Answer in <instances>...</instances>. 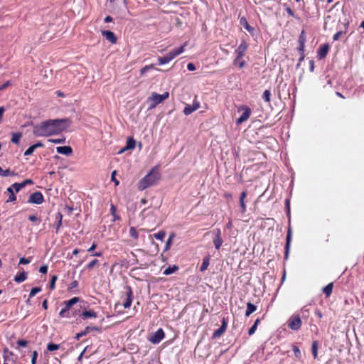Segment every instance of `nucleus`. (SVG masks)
<instances>
[{
	"instance_id": "nucleus-49",
	"label": "nucleus",
	"mask_w": 364,
	"mask_h": 364,
	"mask_svg": "<svg viewBox=\"0 0 364 364\" xmlns=\"http://www.w3.org/2000/svg\"><path fill=\"white\" fill-rule=\"evenodd\" d=\"M14 173L10 171L9 169H6V170L2 169V173H1V176H14Z\"/></svg>"
},
{
	"instance_id": "nucleus-52",
	"label": "nucleus",
	"mask_w": 364,
	"mask_h": 364,
	"mask_svg": "<svg viewBox=\"0 0 364 364\" xmlns=\"http://www.w3.org/2000/svg\"><path fill=\"white\" fill-rule=\"evenodd\" d=\"M116 171H112L111 178L113 182H114L115 186H118L119 182L115 178Z\"/></svg>"
},
{
	"instance_id": "nucleus-11",
	"label": "nucleus",
	"mask_w": 364,
	"mask_h": 364,
	"mask_svg": "<svg viewBox=\"0 0 364 364\" xmlns=\"http://www.w3.org/2000/svg\"><path fill=\"white\" fill-rule=\"evenodd\" d=\"M214 234H215V238L213 240V243H214L215 249L219 250L220 247H221L222 244H223V239L221 237V231H220V229H217L214 232Z\"/></svg>"
},
{
	"instance_id": "nucleus-40",
	"label": "nucleus",
	"mask_w": 364,
	"mask_h": 364,
	"mask_svg": "<svg viewBox=\"0 0 364 364\" xmlns=\"http://www.w3.org/2000/svg\"><path fill=\"white\" fill-rule=\"evenodd\" d=\"M41 291L40 287H34L33 288L29 294V298L33 297L37 293H39Z\"/></svg>"
},
{
	"instance_id": "nucleus-23",
	"label": "nucleus",
	"mask_w": 364,
	"mask_h": 364,
	"mask_svg": "<svg viewBox=\"0 0 364 364\" xmlns=\"http://www.w3.org/2000/svg\"><path fill=\"white\" fill-rule=\"evenodd\" d=\"M257 309V306L254 305L253 304L248 302L247 304V309L245 311V316H250L254 311H255Z\"/></svg>"
},
{
	"instance_id": "nucleus-34",
	"label": "nucleus",
	"mask_w": 364,
	"mask_h": 364,
	"mask_svg": "<svg viewBox=\"0 0 364 364\" xmlns=\"http://www.w3.org/2000/svg\"><path fill=\"white\" fill-rule=\"evenodd\" d=\"M165 236H166V232L164 230H161L159 232L153 235V237H154L156 240H163L164 238L165 237Z\"/></svg>"
},
{
	"instance_id": "nucleus-18",
	"label": "nucleus",
	"mask_w": 364,
	"mask_h": 364,
	"mask_svg": "<svg viewBox=\"0 0 364 364\" xmlns=\"http://www.w3.org/2000/svg\"><path fill=\"white\" fill-rule=\"evenodd\" d=\"M305 41H306V37L304 35V31H302L301 33V35L299 38V50L300 52H304Z\"/></svg>"
},
{
	"instance_id": "nucleus-38",
	"label": "nucleus",
	"mask_w": 364,
	"mask_h": 364,
	"mask_svg": "<svg viewBox=\"0 0 364 364\" xmlns=\"http://www.w3.org/2000/svg\"><path fill=\"white\" fill-rule=\"evenodd\" d=\"M98 265H99V261L97 259H93L89 264H87V269H92L95 266H98Z\"/></svg>"
},
{
	"instance_id": "nucleus-30",
	"label": "nucleus",
	"mask_w": 364,
	"mask_h": 364,
	"mask_svg": "<svg viewBox=\"0 0 364 364\" xmlns=\"http://www.w3.org/2000/svg\"><path fill=\"white\" fill-rule=\"evenodd\" d=\"M25 186V183H15L11 187H12V190L18 192L22 188Z\"/></svg>"
},
{
	"instance_id": "nucleus-32",
	"label": "nucleus",
	"mask_w": 364,
	"mask_h": 364,
	"mask_svg": "<svg viewBox=\"0 0 364 364\" xmlns=\"http://www.w3.org/2000/svg\"><path fill=\"white\" fill-rule=\"evenodd\" d=\"M234 64L235 65H238L240 68H243L245 66V62L242 60V58H239V56H236Z\"/></svg>"
},
{
	"instance_id": "nucleus-56",
	"label": "nucleus",
	"mask_w": 364,
	"mask_h": 364,
	"mask_svg": "<svg viewBox=\"0 0 364 364\" xmlns=\"http://www.w3.org/2000/svg\"><path fill=\"white\" fill-rule=\"evenodd\" d=\"M28 220L32 221V222H36V221L40 222V220L36 215H29L28 216Z\"/></svg>"
},
{
	"instance_id": "nucleus-53",
	"label": "nucleus",
	"mask_w": 364,
	"mask_h": 364,
	"mask_svg": "<svg viewBox=\"0 0 364 364\" xmlns=\"http://www.w3.org/2000/svg\"><path fill=\"white\" fill-rule=\"evenodd\" d=\"M27 343H28V342L26 340H18L17 341L18 346H21V347L26 346Z\"/></svg>"
},
{
	"instance_id": "nucleus-5",
	"label": "nucleus",
	"mask_w": 364,
	"mask_h": 364,
	"mask_svg": "<svg viewBox=\"0 0 364 364\" xmlns=\"http://www.w3.org/2000/svg\"><path fill=\"white\" fill-rule=\"evenodd\" d=\"M238 110L243 111L242 115L236 121L237 124H241L242 123H243L250 118L252 111L248 107L245 105L240 107L238 108Z\"/></svg>"
},
{
	"instance_id": "nucleus-60",
	"label": "nucleus",
	"mask_w": 364,
	"mask_h": 364,
	"mask_svg": "<svg viewBox=\"0 0 364 364\" xmlns=\"http://www.w3.org/2000/svg\"><path fill=\"white\" fill-rule=\"evenodd\" d=\"M310 68L309 70L311 72H313L314 70V62L313 60H311L309 61Z\"/></svg>"
},
{
	"instance_id": "nucleus-6",
	"label": "nucleus",
	"mask_w": 364,
	"mask_h": 364,
	"mask_svg": "<svg viewBox=\"0 0 364 364\" xmlns=\"http://www.w3.org/2000/svg\"><path fill=\"white\" fill-rule=\"evenodd\" d=\"M289 327L293 331H297L301 328V320L299 316H291L288 321Z\"/></svg>"
},
{
	"instance_id": "nucleus-54",
	"label": "nucleus",
	"mask_w": 364,
	"mask_h": 364,
	"mask_svg": "<svg viewBox=\"0 0 364 364\" xmlns=\"http://www.w3.org/2000/svg\"><path fill=\"white\" fill-rule=\"evenodd\" d=\"M39 272L42 274H46L48 272V267L46 265L41 266L39 269Z\"/></svg>"
},
{
	"instance_id": "nucleus-3",
	"label": "nucleus",
	"mask_w": 364,
	"mask_h": 364,
	"mask_svg": "<svg viewBox=\"0 0 364 364\" xmlns=\"http://www.w3.org/2000/svg\"><path fill=\"white\" fill-rule=\"evenodd\" d=\"M168 92H165L161 95H159L156 92H152L151 96L148 98V100L150 102L149 108H155L158 105L163 102L165 100L168 99Z\"/></svg>"
},
{
	"instance_id": "nucleus-24",
	"label": "nucleus",
	"mask_w": 364,
	"mask_h": 364,
	"mask_svg": "<svg viewBox=\"0 0 364 364\" xmlns=\"http://www.w3.org/2000/svg\"><path fill=\"white\" fill-rule=\"evenodd\" d=\"M13 353L8 350H4V364H9V361H14L13 359Z\"/></svg>"
},
{
	"instance_id": "nucleus-45",
	"label": "nucleus",
	"mask_w": 364,
	"mask_h": 364,
	"mask_svg": "<svg viewBox=\"0 0 364 364\" xmlns=\"http://www.w3.org/2000/svg\"><path fill=\"white\" fill-rule=\"evenodd\" d=\"M36 150V149L34 148V146L32 145L30 147H28L26 151L24 152V155L25 156H29V155H31L34 151Z\"/></svg>"
},
{
	"instance_id": "nucleus-43",
	"label": "nucleus",
	"mask_w": 364,
	"mask_h": 364,
	"mask_svg": "<svg viewBox=\"0 0 364 364\" xmlns=\"http://www.w3.org/2000/svg\"><path fill=\"white\" fill-rule=\"evenodd\" d=\"M49 141L54 143V144H64L65 141V138L52 139H49Z\"/></svg>"
},
{
	"instance_id": "nucleus-33",
	"label": "nucleus",
	"mask_w": 364,
	"mask_h": 364,
	"mask_svg": "<svg viewBox=\"0 0 364 364\" xmlns=\"http://www.w3.org/2000/svg\"><path fill=\"white\" fill-rule=\"evenodd\" d=\"M311 350H312V354H313L314 358H316L317 355H318V342L317 341L313 342Z\"/></svg>"
},
{
	"instance_id": "nucleus-42",
	"label": "nucleus",
	"mask_w": 364,
	"mask_h": 364,
	"mask_svg": "<svg viewBox=\"0 0 364 364\" xmlns=\"http://www.w3.org/2000/svg\"><path fill=\"white\" fill-rule=\"evenodd\" d=\"M293 351H294V355L297 358L300 359L301 357V353L299 348L298 347H296V346H294L293 347Z\"/></svg>"
},
{
	"instance_id": "nucleus-35",
	"label": "nucleus",
	"mask_w": 364,
	"mask_h": 364,
	"mask_svg": "<svg viewBox=\"0 0 364 364\" xmlns=\"http://www.w3.org/2000/svg\"><path fill=\"white\" fill-rule=\"evenodd\" d=\"M21 138V134L20 133H13L11 142L14 144H18Z\"/></svg>"
},
{
	"instance_id": "nucleus-61",
	"label": "nucleus",
	"mask_w": 364,
	"mask_h": 364,
	"mask_svg": "<svg viewBox=\"0 0 364 364\" xmlns=\"http://www.w3.org/2000/svg\"><path fill=\"white\" fill-rule=\"evenodd\" d=\"M92 330H98V328L97 327H89L87 326L85 329V332H86V333L87 332H89L90 331H92Z\"/></svg>"
},
{
	"instance_id": "nucleus-62",
	"label": "nucleus",
	"mask_w": 364,
	"mask_h": 364,
	"mask_svg": "<svg viewBox=\"0 0 364 364\" xmlns=\"http://www.w3.org/2000/svg\"><path fill=\"white\" fill-rule=\"evenodd\" d=\"M96 247H97L96 243H93V244L92 245V246H91L88 250H87V251H88V252H93L94 249H95V248H96Z\"/></svg>"
},
{
	"instance_id": "nucleus-26",
	"label": "nucleus",
	"mask_w": 364,
	"mask_h": 364,
	"mask_svg": "<svg viewBox=\"0 0 364 364\" xmlns=\"http://www.w3.org/2000/svg\"><path fill=\"white\" fill-rule=\"evenodd\" d=\"M81 316L84 319L88 318H96L97 314L93 311H85L82 313Z\"/></svg>"
},
{
	"instance_id": "nucleus-59",
	"label": "nucleus",
	"mask_w": 364,
	"mask_h": 364,
	"mask_svg": "<svg viewBox=\"0 0 364 364\" xmlns=\"http://www.w3.org/2000/svg\"><path fill=\"white\" fill-rule=\"evenodd\" d=\"M110 211L113 217H115V213L117 211L116 207L114 205H111Z\"/></svg>"
},
{
	"instance_id": "nucleus-9",
	"label": "nucleus",
	"mask_w": 364,
	"mask_h": 364,
	"mask_svg": "<svg viewBox=\"0 0 364 364\" xmlns=\"http://www.w3.org/2000/svg\"><path fill=\"white\" fill-rule=\"evenodd\" d=\"M199 108H200V102H198L196 100H194L192 105H186V107L183 109V114L186 116H188L193 112L198 109Z\"/></svg>"
},
{
	"instance_id": "nucleus-19",
	"label": "nucleus",
	"mask_w": 364,
	"mask_h": 364,
	"mask_svg": "<svg viewBox=\"0 0 364 364\" xmlns=\"http://www.w3.org/2000/svg\"><path fill=\"white\" fill-rule=\"evenodd\" d=\"M135 147V141L132 138H129L127 141L126 146L122 149L119 153L121 154L125 150L134 149Z\"/></svg>"
},
{
	"instance_id": "nucleus-27",
	"label": "nucleus",
	"mask_w": 364,
	"mask_h": 364,
	"mask_svg": "<svg viewBox=\"0 0 364 364\" xmlns=\"http://www.w3.org/2000/svg\"><path fill=\"white\" fill-rule=\"evenodd\" d=\"M333 283H329L323 289V292L326 295V296H329L333 291Z\"/></svg>"
},
{
	"instance_id": "nucleus-46",
	"label": "nucleus",
	"mask_w": 364,
	"mask_h": 364,
	"mask_svg": "<svg viewBox=\"0 0 364 364\" xmlns=\"http://www.w3.org/2000/svg\"><path fill=\"white\" fill-rule=\"evenodd\" d=\"M208 265H209L208 259H204L203 262V264L200 267V270L202 272L205 271L208 268Z\"/></svg>"
},
{
	"instance_id": "nucleus-41",
	"label": "nucleus",
	"mask_w": 364,
	"mask_h": 364,
	"mask_svg": "<svg viewBox=\"0 0 364 364\" xmlns=\"http://www.w3.org/2000/svg\"><path fill=\"white\" fill-rule=\"evenodd\" d=\"M173 237H174L173 234L170 235L169 238L168 239V240L166 241V243L165 251L168 250L170 248V247L172 244V240H173Z\"/></svg>"
},
{
	"instance_id": "nucleus-31",
	"label": "nucleus",
	"mask_w": 364,
	"mask_h": 364,
	"mask_svg": "<svg viewBox=\"0 0 364 364\" xmlns=\"http://www.w3.org/2000/svg\"><path fill=\"white\" fill-rule=\"evenodd\" d=\"M7 191L10 193V196H9V198L7 199V202H13V201L16 200V197L15 196L14 192L12 190V187H9L7 188Z\"/></svg>"
},
{
	"instance_id": "nucleus-14",
	"label": "nucleus",
	"mask_w": 364,
	"mask_h": 364,
	"mask_svg": "<svg viewBox=\"0 0 364 364\" xmlns=\"http://www.w3.org/2000/svg\"><path fill=\"white\" fill-rule=\"evenodd\" d=\"M240 23L242 26L252 36L254 35L255 29L253 27L250 26L248 23L245 17H241L240 18Z\"/></svg>"
},
{
	"instance_id": "nucleus-55",
	"label": "nucleus",
	"mask_w": 364,
	"mask_h": 364,
	"mask_svg": "<svg viewBox=\"0 0 364 364\" xmlns=\"http://www.w3.org/2000/svg\"><path fill=\"white\" fill-rule=\"evenodd\" d=\"M187 68L188 70L190 71H193L196 70V66L194 65L193 63H189L188 65H187Z\"/></svg>"
},
{
	"instance_id": "nucleus-39",
	"label": "nucleus",
	"mask_w": 364,
	"mask_h": 364,
	"mask_svg": "<svg viewBox=\"0 0 364 364\" xmlns=\"http://www.w3.org/2000/svg\"><path fill=\"white\" fill-rule=\"evenodd\" d=\"M158 61L159 65H164L170 62V60L166 55L159 57L158 58Z\"/></svg>"
},
{
	"instance_id": "nucleus-15",
	"label": "nucleus",
	"mask_w": 364,
	"mask_h": 364,
	"mask_svg": "<svg viewBox=\"0 0 364 364\" xmlns=\"http://www.w3.org/2000/svg\"><path fill=\"white\" fill-rule=\"evenodd\" d=\"M226 328H227V321H226L225 318H223L221 326L214 332L213 337L217 338V337L220 336L225 331Z\"/></svg>"
},
{
	"instance_id": "nucleus-29",
	"label": "nucleus",
	"mask_w": 364,
	"mask_h": 364,
	"mask_svg": "<svg viewBox=\"0 0 364 364\" xmlns=\"http://www.w3.org/2000/svg\"><path fill=\"white\" fill-rule=\"evenodd\" d=\"M129 235L135 240H137L139 238V233L136 229L134 227H131L129 229Z\"/></svg>"
},
{
	"instance_id": "nucleus-47",
	"label": "nucleus",
	"mask_w": 364,
	"mask_h": 364,
	"mask_svg": "<svg viewBox=\"0 0 364 364\" xmlns=\"http://www.w3.org/2000/svg\"><path fill=\"white\" fill-rule=\"evenodd\" d=\"M62 215L60 213H58L57 216H56V219L58 220V224H57V230H58L60 228V226L62 225Z\"/></svg>"
},
{
	"instance_id": "nucleus-50",
	"label": "nucleus",
	"mask_w": 364,
	"mask_h": 364,
	"mask_svg": "<svg viewBox=\"0 0 364 364\" xmlns=\"http://www.w3.org/2000/svg\"><path fill=\"white\" fill-rule=\"evenodd\" d=\"M56 280H57V277L53 276L51 278L50 282V288L51 289H53L55 288V284Z\"/></svg>"
},
{
	"instance_id": "nucleus-57",
	"label": "nucleus",
	"mask_w": 364,
	"mask_h": 364,
	"mask_svg": "<svg viewBox=\"0 0 364 364\" xmlns=\"http://www.w3.org/2000/svg\"><path fill=\"white\" fill-rule=\"evenodd\" d=\"M257 328L255 327V325H253L250 329H249V331H248V333L250 336L252 335L255 333V331H256Z\"/></svg>"
},
{
	"instance_id": "nucleus-16",
	"label": "nucleus",
	"mask_w": 364,
	"mask_h": 364,
	"mask_svg": "<svg viewBox=\"0 0 364 364\" xmlns=\"http://www.w3.org/2000/svg\"><path fill=\"white\" fill-rule=\"evenodd\" d=\"M56 151L58 154H64L66 156H69L73 153V149L70 146H58L56 148Z\"/></svg>"
},
{
	"instance_id": "nucleus-17",
	"label": "nucleus",
	"mask_w": 364,
	"mask_h": 364,
	"mask_svg": "<svg viewBox=\"0 0 364 364\" xmlns=\"http://www.w3.org/2000/svg\"><path fill=\"white\" fill-rule=\"evenodd\" d=\"M328 49H329V47H328V45H327V44H325V45H323L322 46H321L317 52L318 58L319 59H322L324 57H326V55H327V53L328 52Z\"/></svg>"
},
{
	"instance_id": "nucleus-63",
	"label": "nucleus",
	"mask_w": 364,
	"mask_h": 364,
	"mask_svg": "<svg viewBox=\"0 0 364 364\" xmlns=\"http://www.w3.org/2000/svg\"><path fill=\"white\" fill-rule=\"evenodd\" d=\"M78 285V282L77 281H73L71 284H70V289H73V288H75L77 287Z\"/></svg>"
},
{
	"instance_id": "nucleus-37",
	"label": "nucleus",
	"mask_w": 364,
	"mask_h": 364,
	"mask_svg": "<svg viewBox=\"0 0 364 364\" xmlns=\"http://www.w3.org/2000/svg\"><path fill=\"white\" fill-rule=\"evenodd\" d=\"M270 97H271V92L269 90H266L263 95H262V98L264 100L265 102H269L270 101Z\"/></svg>"
},
{
	"instance_id": "nucleus-4",
	"label": "nucleus",
	"mask_w": 364,
	"mask_h": 364,
	"mask_svg": "<svg viewBox=\"0 0 364 364\" xmlns=\"http://www.w3.org/2000/svg\"><path fill=\"white\" fill-rule=\"evenodd\" d=\"M80 299L78 297H73L70 300L65 301L63 302L64 308L61 309V311L59 313V316L61 318H69V310L71 309V307L77 304L79 301Z\"/></svg>"
},
{
	"instance_id": "nucleus-21",
	"label": "nucleus",
	"mask_w": 364,
	"mask_h": 364,
	"mask_svg": "<svg viewBox=\"0 0 364 364\" xmlns=\"http://www.w3.org/2000/svg\"><path fill=\"white\" fill-rule=\"evenodd\" d=\"M291 240V230L289 228L288 230V232H287V242H286V245H285V250H286V255H285V257H286V258H287L288 253H289V251Z\"/></svg>"
},
{
	"instance_id": "nucleus-25",
	"label": "nucleus",
	"mask_w": 364,
	"mask_h": 364,
	"mask_svg": "<svg viewBox=\"0 0 364 364\" xmlns=\"http://www.w3.org/2000/svg\"><path fill=\"white\" fill-rule=\"evenodd\" d=\"M247 196V193L245 191L242 192L240 197V204L242 209V213H245L246 211V205L245 203V198Z\"/></svg>"
},
{
	"instance_id": "nucleus-1",
	"label": "nucleus",
	"mask_w": 364,
	"mask_h": 364,
	"mask_svg": "<svg viewBox=\"0 0 364 364\" xmlns=\"http://www.w3.org/2000/svg\"><path fill=\"white\" fill-rule=\"evenodd\" d=\"M71 124L69 119H48L33 127V133L36 136L47 137L58 135L67 129Z\"/></svg>"
},
{
	"instance_id": "nucleus-13",
	"label": "nucleus",
	"mask_w": 364,
	"mask_h": 364,
	"mask_svg": "<svg viewBox=\"0 0 364 364\" xmlns=\"http://www.w3.org/2000/svg\"><path fill=\"white\" fill-rule=\"evenodd\" d=\"M247 49V43L245 41H242L235 50L236 56H239V58H243Z\"/></svg>"
},
{
	"instance_id": "nucleus-7",
	"label": "nucleus",
	"mask_w": 364,
	"mask_h": 364,
	"mask_svg": "<svg viewBox=\"0 0 364 364\" xmlns=\"http://www.w3.org/2000/svg\"><path fill=\"white\" fill-rule=\"evenodd\" d=\"M164 332L161 328L158 329L155 333L151 335L149 341L154 344H157L164 338Z\"/></svg>"
},
{
	"instance_id": "nucleus-58",
	"label": "nucleus",
	"mask_w": 364,
	"mask_h": 364,
	"mask_svg": "<svg viewBox=\"0 0 364 364\" xmlns=\"http://www.w3.org/2000/svg\"><path fill=\"white\" fill-rule=\"evenodd\" d=\"M342 32L341 31H339V32H337L336 33H335L333 35V39L334 41H338L341 35Z\"/></svg>"
},
{
	"instance_id": "nucleus-51",
	"label": "nucleus",
	"mask_w": 364,
	"mask_h": 364,
	"mask_svg": "<svg viewBox=\"0 0 364 364\" xmlns=\"http://www.w3.org/2000/svg\"><path fill=\"white\" fill-rule=\"evenodd\" d=\"M37 357H38V353L37 351L34 350L32 353V358H31V363L32 364H36V360H37Z\"/></svg>"
},
{
	"instance_id": "nucleus-20",
	"label": "nucleus",
	"mask_w": 364,
	"mask_h": 364,
	"mask_svg": "<svg viewBox=\"0 0 364 364\" xmlns=\"http://www.w3.org/2000/svg\"><path fill=\"white\" fill-rule=\"evenodd\" d=\"M186 46V43H185L184 45L181 46V47H179L178 48H175L170 51L173 59L176 56L179 55L180 54H181L182 53L184 52Z\"/></svg>"
},
{
	"instance_id": "nucleus-64",
	"label": "nucleus",
	"mask_w": 364,
	"mask_h": 364,
	"mask_svg": "<svg viewBox=\"0 0 364 364\" xmlns=\"http://www.w3.org/2000/svg\"><path fill=\"white\" fill-rule=\"evenodd\" d=\"M34 148L36 149L37 148L42 147L43 144L41 142H38L33 145Z\"/></svg>"
},
{
	"instance_id": "nucleus-28",
	"label": "nucleus",
	"mask_w": 364,
	"mask_h": 364,
	"mask_svg": "<svg viewBox=\"0 0 364 364\" xmlns=\"http://www.w3.org/2000/svg\"><path fill=\"white\" fill-rule=\"evenodd\" d=\"M178 267L176 265H173L172 267H168L164 271L163 274L164 275H169V274L174 273L176 271L178 270Z\"/></svg>"
},
{
	"instance_id": "nucleus-44",
	"label": "nucleus",
	"mask_w": 364,
	"mask_h": 364,
	"mask_svg": "<svg viewBox=\"0 0 364 364\" xmlns=\"http://www.w3.org/2000/svg\"><path fill=\"white\" fill-rule=\"evenodd\" d=\"M154 68V65H146L145 67H144L143 68L141 69V75H144L145 74L146 72H148L149 70H151Z\"/></svg>"
},
{
	"instance_id": "nucleus-48",
	"label": "nucleus",
	"mask_w": 364,
	"mask_h": 364,
	"mask_svg": "<svg viewBox=\"0 0 364 364\" xmlns=\"http://www.w3.org/2000/svg\"><path fill=\"white\" fill-rule=\"evenodd\" d=\"M31 262V258L22 257L19 260V264H29Z\"/></svg>"
},
{
	"instance_id": "nucleus-2",
	"label": "nucleus",
	"mask_w": 364,
	"mask_h": 364,
	"mask_svg": "<svg viewBox=\"0 0 364 364\" xmlns=\"http://www.w3.org/2000/svg\"><path fill=\"white\" fill-rule=\"evenodd\" d=\"M160 178V173L156 168H153L138 183V189L144 191L156 183Z\"/></svg>"
},
{
	"instance_id": "nucleus-12",
	"label": "nucleus",
	"mask_w": 364,
	"mask_h": 364,
	"mask_svg": "<svg viewBox=\"0 0 364 364\" xmlns=\"http://www.w3.org/2000/svg\"><path fill=\"white\" fill-rule=\"evenodd\" d=\"M101 33L102 35L106 38V40H107L111 43L114 44L117 43V38L112 31H102Z\"/></svg>"
},
{
	"instance_id": "nucleus-8",
	"label": "nucleus",
	"mask_w": 364,
	"mask_h": 364,
	"mask_svg": "<svg viewBox=\"0 0 364 364\" xmlns=\"http://www.w3.org/2000/svg\"><path fill=\"white\" fill-rule=\"evenodd\" d=\"M28 202L33 204H41L43 202V196L41 192H35L28 198Z\"/></svg>"
},
{
	"instance_id": "nucleus-36",
	"label": "nucleus",
	"mask_w": 364,
	"mask_h": 364,
	"mask_svg": "<svg viewBox=\"0 0 364 364\" xmlns=\"http://www.w3.org/2000/svg\"><path fill=\"white\" fill-rule=\"evenodd\" d=\"M60 346L53 343H48L47 346V350L49 351H54L59 349Z\"/></svg>"
},
{
	"instance_id": "nucleus-22",
	"label": "nucleus",
	"mask_w": 364,
	"mask_h": 364,
	"mask_svg": "<svg viewBox=\"0 0 364 364\" xmlns=\"http://www.w3.org/2000/svg\"><path fill=\"white\" fill-rule=\"evenodd\" d=\"M27 279V273L22 272L14 277V281L18 283L24 282Z\"/></svg>"
},
{
	"instance_id": "nucleus-10",
	"label": "nucleus",
	"mask_w": 364,
	"mask_h": 364,
	"mask_svg": "<svg viewBox=\"0 0 364 364\" xmlns=\"http://www.w3.org/2000/svg\"><path fill=\"white\" fill-rule=\"evenodd\" d=\"M133 293L131 287H126V299L123 303V306L125 309L129 308L132 302Z\"/></svg>"
}]
</instances>
